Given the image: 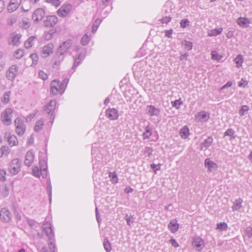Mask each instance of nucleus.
Here are the masks:
<instances>
[{
	"label": "nucleus",
	"instance_id": "42",
	"mask_svg": "<svg viewBox=\"0 0 252 252\" xmlns=\"http://www.w3.org/2000/svg\"><path fill=\"white\" fill-rule=\"evenodd\" d=\"M244 236L248 239L252 236V227L249 226L246 228L244 231Z\"/></svg>",
	"mask_w": 252,
	"mask_h": 252
},
{
	"label": "nucleus",
	"instance_id": "60",
	"mask_svg": "<svg viewBox=\"0 0 252 252\" xmlns=\"http://www.w3.org/2000/svg\"><path fill=\"white\" fill-rule=\"evenodd\" d=\"M167 2L164 5L163 8V11L164 12V15L166 14L170 15V13L171 12L172 9L170 8H167Z\"/></svg>",
	"mask_w": 252,
	"mask_h": 252
},
{
	"label": "nucleus",
	"instance_id": "20",
	"mask_svg": "<svg viewBox=\"0 0 252 252\" xmlns=\"http://www.w3.org/2000/svg\"><path fill=\"white\" fill-rule=\"evenodd\" d=\"M237 23L241 27L247 28L249 26L250 21L248 18L240 17L237 19Z\"/></svg>",
	"mask_w": 252,
	"mask_h": 252
},
{
	"label": "nucleus",
	"instance_id": "61",
	"mask_svg": "<svg viewBox=\"0 0 252 252\" xmlns=\"http://www.w3.org/2000/svg\"><path fill=\"white\" fill-rule=\"evenodd\" d=\"M173 30L170 29L169 30H165V36L171 38L172 37V34L173 33Z\"/></svg>",
	"mask_w": 252,
	"mask_h": 252
},
{
	"label": "nucleus",
	"instance_id": "12",
	"mask_svg": "<svg viewBox=\"0 0 252 252\" xmlns=\"http://www.w3.org/2000/svg\"><path fill=\"white\" fill-rule=\"evenodd\" d=\"M105 115L111 120H116L119 116L118 110L115 108L107 109L105 112Z\"/></svg>",
	"mask_w": 252,
	"mask_h": 252
},
{
	"label": "nucleus",
	"instance_id": "59",
	"mask_svg": "<svg viewBox=\"0 0 252 252\" xmlns=\"http://www.w3.org/2000/svg\"><path fill=\"white\" fill-rule=\"evenodd\" d=\"M38 75L43 80H46L48 78L47 75L42 70L38 72Z\"/></svg>",
	"mask_w": 252,
	"mask_h": 252
},
{
	"label": "nucleus",
	"instance_id": "38",
	"mask_svg": "<svg viewBox=\"0 0 252 252\" xmlns=\"http://www.w3.org/2000/svg\"><path fill=\"white\" fill-rule=\"evenodd\" d=\"M125 219L126 221L127 224L130 226L134 221L135 218L133 215H128L126 214L125 217Z\"/></svg>",
	"mask_w": 252,
	"mask_h": 252
},
{
	"label": "nucleus",
	"instance_id": "45",
	"mask_svg": "<svg viewBox=\"0 0 252 252\" xmlns=\"http://www.w3.org/2000/svg\"><path fill=\"white\" fill-rule=\"evenodd\" d=\"M227 227V223L223 222L218 223L217 228L220 230H226Z\"/></svg>",
	"mask_w": 252,
	"mask_h": 252
},
{
	"label": "nucleus",
	"instance_id": "48",
	"mask_svg": "<svg viewBox=\"0 0 252 252\" xmlns=\"http://www.w3.org/2000/svg\"><path fill=\"white\" fill-rule=\"evenodd\" d=\"M24 50L19 49L15 51L14 56L16 59H20L24 56Z\"/></svg>",
	"mask_w": 252,
	"mask_h": 252
},
{
	"label": "nucleus",
	"instance_id": "52",
	"mask_svg": "<svg viewBox=\"0 0 252 252\" xmlns=\"http://www.w3.org/2000/svg\"><path fill=\"white\" fill-rule=\"evenodd\" d=\"M189 23L190 22L188 19H184L181 21L180 24V26L182 28H185L188 26H189Z\"/></svg>",
	"mask_w": 252,
	"mask_h": 252
},
{
	"label": "nucleus",
	"instance_id": "36",
	"mask_svg": "<svg viewBox=\"0 0 252 252\" xmlns=\"http://www.w3.org/2000/svg\"><path fill=\"white\" fill-rule=\"evenodd\" d=\"M171 20L172 17L170 15L166 14L165 15H164L161 19H159V21L162 24H167Z\"/></svg>",
	"mask_w": 252,
	"mask_h": 252
},
{
	"label": "nucleus",
	"instance_id": "30",
	"mask_svg": "<svg viewBox=\"0 0 252 252\" xmlns=\"http://www.w3.org/2000/svg\"><path fill=\"white\" fill-rule=\"evenodd\" d=\"M36 36H32L30 37L25 42V47L27 49L31 47L34 44L33 41L36 38Z\"/></svg>",
	"mask_w": 252,
	"mask_h": 252
},
{
	"label": "nucleus",
	"instance_id": "56",
	"mask_svg": "<svg viewBox=\"0 0 252 252\" xmlns=\"http://www.w3.org/2000/svg\"><path fill=\"white\" fill-rule=\"evenodd\" d=\"M153 151V150L152 148L147 146L145 148V154L148 157H150L152 155Z\"/></svg>",
	"mask_w": 252,
	"mask_h": 252
},
{
	"label": "nucleus",
	"instance_id": "32",
	"mask_svg": "<svg viewBox=\"0 0 252 252\" xmlns=\"http://www.w3.org/2000/svg\"><path fill=\"white\" fill-rule=\"evenodd\" d=\"M213 142V138L212 136H208L203 143L201 144V145L204 147L206 149H208L210 147Z\"/></svg>",
	"mask_w": 252,
	"mask_h": 252
},
{
	"label": "nucleus",
	"instance_id": "5",
	"mask_svg": "<svg viewBox=\"0 0 252 252\" xmlns=\"http://www.w3.org/2000/svg\"><path fill=\"white\" fill-rule=\"evenodd\" d=\"M61 82L59 80H54L52 81L50 85V93L54 95L58 94H62L64 92H62Z\"/></svg>",
	"mask_w": 252,
	"mask_h": 252
},
{
	"label": "nucleus",
	"instance_id": "3",
	"mask_svg": "<svg viewBox=\"0 0 252 252\" xmlns=\"http://www.w3.org/2000/svg\"><path fill=\"white\" fill-rule=\"evenodd\" d=\"M21 162L18 158L13 159L10 163L8 167V170L12 175H16L21 170Z\"/></svg>",
	"mask_w": 252,
	"mask_h": 252
},
{
	"label": "nucleus",
	"instance_id": "2",
	"mask_svg": "<svg viewBox=\"0 0 252 252\" xmlns=\"http://www.w3.org/2000/svg\"><path fill=\"white\" fill-rule=\"evenodd\" d=\"M57 104V101L55 99H52L47 103L44 107V111L48 114H51L49 122L52 124L55 118L54 114V110Z\"/></svg>",
	"mask_w": 252,
	"mask_h": 252
},
{
	"label": "nucleus",
	"instance_id": "10",
	"mask_svg": "<svg viewBox=\"0 0 252 252\" xmlns=\"http://www.w3.org/2000/svg\"><path fill=\"white\" fill-rule=\"evenodd\" d=\"M44 16V10L42 8H39L34 11L32 14V18L34 22L38 23L42 19Z\"/></svg>",
	"mask_w": 252,
	"mask_h": 252
},
{
	"label": "nucleus",
	"instance_id": "28",
	"mask_svg": "<svg viewBox=\"0 0 252 252\" xmlns=\"http://www.w3.org/2000/svg\"><path fill=\"white\" fill-rule=\"evenodd\" d=\"M44 124V121L43 119L41 118L36 122L34 127V130L36 132L39 131L42 128Z\"/></svg>",
	"mask_w": 252,
	"mask_h": 252
},
{
	"label": "nucleus",
	"instance_id": "23",
	"mask_svg": "<svg viewBox=\"0 0 252 252\" xmlns=\"http://www.w3.org/2000/svg\"><path fill=\"white\" fill-rule=\"evenodd\" d=\"M180 135L182 138L186 139L189 135V129L187 126H183L180 130Z\"/></svg>",
	"mask_w": 252,
	"mask_h": 252
},
{
	"label": "nucleus",
	"instance_id": "64",
	"mask_svg": "<svg viewBox=\"0 0 252 252\" xmlns=\"http://www.w3.org/2000/svg\"><path fill=\"white\" fill-rule=\"evenodd\" d=\"M40 173L42 175L43 178H46L47 176V169H40Z\"/></svg>",
	"mask_w": 252,
	"mask_h": 252
},
{
	"label": "nucleus",
	"instance_id": "27",
	"mask_svg": "<svg viewBox=\"0 0 252 252\" xmlns=\"http://www.w3.org/2000/svg\"><path fill=\"white\" fill-rule=\"evenodd\" d=\"M225 136H229V139L230 140L235 139L236 137L235 131L232 128H228L225 131L223 137H225Z\"/></svg>",
	"mask_w": 252,
	"mask_h": 252
},
{
	"label": "nucleus",
	"instance_id": "62",
	"mask_svg": "<svg viewBox=\"0 0 252 252\" xmlns=\"http://www.w3.org/2000/svg\"><path fill=\"white\" fill-rule=\"evenodd\" d=\"M170 243L172 245V246H173L175 248H177L179 246V245L178 244V243H177V242L176 241V240L175 239L172 238L170 240Z\"/></svg>",
	"mask_w": 252,
	"mask_h": 252
},
{
	"label": "nucleus",
	"instance_id": "40",
	"mask_svg": "<svg viewBox=\"0 0 252 252\" xmlns=\"http://www.w3.org/2000/svg\"><path fill=\"white\" fill-rule=\"evenodd\" d=\"M103 245L104 248L105 250L107 252H110L111 251V244L107 239L106 238L104 240Z\"/></svg>",
	"mask_w": 252,
	"mask_h": 252
},
{
	"label": "nucleus",
	"instance_id": "57",
	"mask_svg": "<svg viewBox=\"0 0 252 252\" xmlns=\"http://www.w3.org/2000/svg\"><path fill=\"white\" fill-rule=\"evenodd\" d=\"M6 171L4 169H0V180L4 181L6 180Z\"/></svg>",
	"mask_w": 252,
	"mask_h": 252
},
{
	"label": "nucleus",
	"instance_id": "25",
	"mask_svg": "<svg viewBox=\"0 0 252 252\" xmlns=\"http://www.w3.org/2000/svg\"><path fill=\"white\" fill-rule=\"evenodd\" d=\"M222 28H219L218 29H215L211 30H210L208 32V36H216L218 35L221 33L222 31Z\"/></svg>",
	"mask_w": 252,
	"mask_h": 252
},
{
	"label": "nucleus",
	"instance_id": "7",
	"mask_svg": "<svg viewBox=\"0 0 252 252\" xmlns=\"http://www.w3.org/2000/svg\"><path fill=\"white\" fill-rule=\"evenodd\" d=\"M18 69L16 65H11L6 71V77L7 79L13 81L17 75Z\"/></svg>",
	"mask_w": 252,
	"mask_h": 252
},
{
	"label": "nucleus",
	"instance_id": "53",
	"mask_svg": "<svg viewBox=\"0 0 252 252\" xmlns=\"http://www.w3.org/2000/svg\"><path fill=\"white\" fill-rule=\"evenodd\" d=\"M249 106L248 105H243L241 109L239 110V113L241 116L245 115V113L249 110Z\"/></svg>",
	"mask_w": 252,
	"mask_h": 252
},
{
	"label": "nucleus",
	"instance_id": "22",
	"mask_svg": "<svg viewBox=\"0 0 252 252\" xmlns=\"http://www.w3.org/2000/svg\"><path fill=\"white\" fill-rule=\"evenodd\" d=\"M204 164L210 172H211L213 169L217 168V165L209 158H207L205 160Z\"/></svg>",
	"mask_w": 252,
	"mask_h": 252
},
{
	"label": "nucleus",
	"instance_id": "6",
	"mask_svg": "<svg viewBox=\"0 0 252 252\" xmlns=\"http://www.w3.org/2000/svg\"><path fill=\"white\" fill-rule=\"evenodd\" d=\"M15 125L17 134L20 136L22 135L26 130L23 121L20 118H17L15 120Z\"/></svg>",
	"mask_w": 252,
	"mask_h": 252
},
{
	"label": "nucleus",
	"instance_id": "15",
	"mask_svg": "<svg viewBox=\"0 0 252 252\" xmlns=\"http://www.w3.org/2000/svg\"><path fill=\"white\" fill-rule=\"evenodd\" d=\"M71 6L68 5L66 6H62L57 12L58 15L61 17L66 16L70 12Z\"/></svg>",
	"mask_w": 252,
	"mask_h": 252
},
{
	"label": "nucleus",
	"instance_id": "26",
	"mask_svg": "<svg viewBox=\"0 0 252 252\" xmlns=\"http://www.w3.org/2000/svg\"><path fill=\"white\" fill-rule=\"evenodd\" d=\"M152 128L149 126H147L145 127V132L142 134L143 139H149L152 135Z\"/></svg>",
	"mask_w": 252,
	"mask_h": 252
},
{
	"label": "nucleus",
	"instance_id": "46",
	"mask_svg": "<svg viewBox=\"0 0 252 252\" xmlns=\"http://www.w3.org/2000/svg\"><path fill=\"white\" fill-rule=\"evenodd\" d=\"M101 20L97 19H96L94 23H93V26H92V32H94L97 30L100 23H101Z\"/></svg>",
	"mask_w": 252,
	"mask_h": 252
},
{
	"label": "nucleus",
	"instance_id": "37",
	"mask_svg": "<svg viewBox=\"0 0 252 252\" xmlns=\"http://www.w3.org/2000/svg\"><path fill=\"white\" fill-rule=\"evenodd\" d=\"M172 106L173 107L176 108L177 109L180 108L181 105L183 104V102L181 100V98L179 99H176L175 100L172 101Z\"/></svg>",
	"mask_w": 252,
	"mask_h": 252
},
{
	"label": "nucleus",
	"instance_id": "1",
	"mask_svg": "<svg viewBox=\"0 0 252 252\" xmlns=\"http://www.w3.org/2000/svg\"><path fill=\"white\" fill-rule=\"evenodd\" d=\"M42 227L44 232L48 237L49 241V247L51 252L55 251V234L50 222L47 221L42 224Z\"/></svg>",
	"mask_w": 252,
	"mask_h": 252
},
{
	"label": "nucleus",
	"instance_id": "63",
	"mask_svg": "<svg viewBox=\"0 0 252 252\" xmlns=\"http://www.w3.org/2000/svg\"><path fill=\"white\" fill-rule=\"evenodd\" d=\"M233 84V83L232 81H228L226 84H225L224 85H223L221 88L220 89L221 90H223L226 88H228V87H230L232 86Z\"/></svg>",
	"mask_w": 252,
	"mask_h": 252
},
{
	"label": "nucleus",
	"instance_id": "47",
	"mask_svg": "<svg viewBox=\"0 0 252 252\" xmlns=\"http://www.w3.org/2000/svg\"><path fill=\"white\" fill-rule=\"evenodd\" d=\"M39 163L40 166V169H42L45 170V169H47V165L46 161L43 159H39Z\"/></svg>",
	"mask_w": 252,
	"mask_h": 252
},
{
	"label": "nucleus",
	"instance_id": "35",
	"mask_svg": "<svg viewBox=\"0 0 252 252\" xmlns=\"http://www.w3.org/2000/svg\"><path fill=\"white\" fill-rule=\"evenodd\" d=\"M238 68L242 66L243 63V57L241 55H238L234 60Z\"/></svg>",
	"mask_w": 252,
	"mask_h": 252
},
{
	"label": "nucleus",
	"instance_id": "43",
	"mask_svg": "<svg viewBox=\"0 0 252 252\" xmlns=\"http://www.w3.org/2000/svg\"><path fill=\"white\" fill-rule=\"evenodd\" d=\"M109 177L113 183H117L118 182V178L117 174L115 172H110L109 173Z\"/></svg>",
	"mask_w": 252,
	"mask_h": 252
},
{
	"label": "nucleus",
	"instance_id": "50",
	"mask_svg": "<svg viewBox=\"0 0 252 252\" xmlns=\"http://www.w3.org/2000/svg\"><path fill=\"white\" fill-rule=\"evenodd\" d=\"M32 173L34 176L36 177H40V171L39 168L37 166H34L32 170Z\"/></svg>",
	"mask_w": 252,
	"mask_h": 252
},
{
	"label": "nucleus",
	"instance_id": "39",
	"mask_svg": "<svg viewBox=\"0 0 252 252\" xmlns=\"http://www.w3.org/2000/svg\"><path fill=\"white\" fill-rule=\"evenodd\" d=\"M181 44L188 51L191 50L192 48V43L190 41L184 40L182 42Z\"/></svg>",
	"mask_w": 252,
	"mask_h": 252
},
{
	"label": "nucleus",
	"instance_id": "21",
	"mask_svg": "<svg viewBox=\"0 0 252 252\" xmlns=\"http://www.w3.org/2000/svg\"><path fill=\"white\" fill-rule=\"evenodd\" d=\"M85 54L83 55L82 53H80L76 55L73 65L72 67V69L75 70V68L80 64L81 60L85 58Z\"/></svg>",
	"mask_w": 252,
	"mask_h": 252
},
{
	"label": "nucleus",
	"instance_id": "51",
	"mask_svg": "<svg viewBox=\"0 0 252 252\" xmlns=\"http://www.w3.org/2000/svg\"><path fill=\"white\" fill-rule=\"evenodd\" d=\"M160 164H156L155 163H152L150 165L151 168L153 170L154 173H157V171L159 170L160 169L161 167Z\"/></svg>",
	"mask_w": 252,
	"mask_h": 252
},
{
	"label": "nucleus",
	"instance_id": "41",
	"mask_svg": "<svg viewBox=\"0 0 252 252\" xmlns=\"http://www.w3.org/2000/svg\"><path fill=\"white\" fill-rule=\"evenodd\" d=\"M90 40V38L89 36L87 34H85L82 36L80 42L83 46H85L88 44Z\"/></svg>",
	"mask_w": 252,
	"mask_h": 252
},
{
	"label": "nucleus",
	"instance_id": "18",
	"mask_svg": "<svg viewBox=\"0 0 252 252\" xmlns=\"http://www.w3.org/2000/svg\"><path fill=\"white\" fill-rule=\"evenodd\" d=\"M54 45L52 43L48 44L44 46L42 50L43 57H47L53 53Z\"/></svg>",
	"mask_w": 252,
	"mask_h": 252
},
{
	"label": "nucleus",
	"instance_id": "33",
	"mask_svg": "<svg viewBox=\"0 0 252 252\" xmlns=\"http://www.w3.org/2000/svg\"><path fill=\"white\" fill-rule=\"evenodd\" d=\"M197 118H199L200 121L204 120L207 121L209 119V115H207L206 113L204 111L198 112L195 116Z\"/></svg>",
	"mask_w": 252,
	"mask_h": 252
},
{
	"label": "nucleus",
	"instance_id": "58",
	"mask_svg": "<svg viewBox=\"0 0 252 252\" xmlns=\"http://www.w3.org/2000/svg\"><path fill=\"white\" fill-rule=\"evenodd\" d=\"M47 1L48 3H50L52 4L53 5L55 6L56 7L59 6L61 4L60 0H47Z\"/></svg>",
	"mask_w": 252,
	"mask_h": 252
},
{
	"label": "nucleus",
	"instance_id": "16",
	"mask_svg": "<svg viewBox=\"0 0 252 252\" xmlns=\"http://www.w3.org/2000/svg\"><path fill=\"white\" fill-rule=\"evenodd\" d=\"M146 110L147 113L150 116H158L160 112L159 109L152 105L147 106Z\"/></svg>",
	"mask_w": 252,
	"mask_h": 252
},
{
	"label": "nucleus",
	"instance_id": "9",
	"mask_svg": "<svg viewBox=\"0 0 252 252\" xmlns=\"http://www.w3.org/2000/svg\"><path fill=\"white\" fill-rule=\"evenodd\" d=\"M12 215L10 212L6 208H3L0 212V219L4 222H9L12 218Z\"/></svg>",
	"mask_w": 252,
	"mask_h": 252
},
{
	"label": "nucleus",
	"instance_id": "8",
	"mask_svg": "<svg viewBox=\"0 0 252 252\" xmlns=\"http://www.w3.org/2000/svg\"><path fill=\"white\" fill-rule=\"evenodd\" d=\"M72 44L71 39H68L63 43L59 47L57 53L58 55L62 56L70 47Z\"/></svg>",
	"mask_w": 252,
	"mask_h": 252
},
{
	"label": "nucleus",
	"instance_id": "44",
	"mask_svg": "<svg viewBox=\"0 0 252 252\" xmlns=\"http://www.w3.org/2000/svg\"><path fill=\"white\" fill-rule=\"evenodd\" d=\"M30 57L31 58V59L32 61V65H36L37 63L38 60V56L37 54L36 53H32L30 55Z\"/></svg>",
	"mask_w": 252,
	"mask_h": 252
},
{
	"label": "nucleus",
	"instance_id": "55",
	"mask_svg": "<svg viewBox=\"0 0 252 252\" xmlns=\"http://www.w3.org/2000/svg\"><path fill=\"white\" fill-rule=\"evenodd\" d=\"M68 78H65L64 80H63L62 82L61 83V88H62V92H64L66 87L67 86V85L68 83Z\"/></svg>",
	"mask_w": 252,
	"mask_h": 252
},
{
	"label": "nucleus",
	"instance_id": "49",
	"mask_svg": "<svg viewBox=\"0 0 252 252\" xmlns=\"http://www.w3.org/2000/svg\"><path fill=\"white\" fill-rule=\"evenodd\" d=\"M211 55L212 59L214 60L219 61L222 58V56L219 55L218 53L215 51H212Z\"/></svg>",
	"mask_w": 252,
	"mask_h": 252
},
{
	"label": "nucleus",
	"instance_id": "14",
	"mask_svg": "<svg viewBox=\"0 0 252 252\" xmlns=\"http://www.w3.org/2000/svg\"><path fill=\"white\" fill-rule=\"evenodd\" d=\"M34 158V154L32 151H28L25 156V164L29 167L32 164Z\"/></svg>",
	"mask_w": 252,
	"mask_h": 252
},
{
	"label": "nucleus",
	"instance_id": "13",
	"mask_svg": "<svg viewBox=\"0 0 252 252\" xmlns=\"http://www.w3.org/2000/svg\"><path fill=\"white\" fill-rule=\"evenodd\" d=\"M22 0H10L7 6V11L11 13L15 11L21 3Z\"/></svg>",
	"mask_w": 252,
	"mask_h": 252
},
{
	"label": "nucleus",
	"instance_id": "19",
	"mask_svg": "<svg viewBox=\"0 0 252 252\" xmlns=\"http://www.w3.org/2000/svg\"><path fill=\"white\" fill-rule=\"evenodd\" d=\"M168 228L172 233H175L178 230L179 224L176 219L171 220L168 224Z\"/></svg>",
	"mask_w": 252,
	"mask_h": 252
},
{
	"label": "nucleus",
	"instance_id": "31",
	"mask_svg": "<svg viewBox=\"0 0 252 252\" xmlns=\"http://www.w3.org/2000/svg\"><path fill=\"white\" fill-rule=\"evenodd\" d=\"M243 202V200L241 198H239L235 201L233 206L232 210L233 211H237L239 210L240 208L242 207V203Z\"/></svg>",
	"mask_w": 252,
	"mask_h": 252
},
{
	"label": "nucleus",
	"instance_id": "17",
	"mask_svg": "<svg viewBox=\"0 0 252 252\" xmlns=\"http://www.w3.org/2000/svg\"><path fill=\"white\" fill-rule=\"evenodd\" d=\"M192 245L196 247L198 251H200L204 246V242L199 237H194L192 241Z\"/></svg>",
	"mask_w": 252,
	"mask_h": 252
},
{
	"label": "nucleus",
	"instance_id": "54",
	"mask_svg": "<svg viewBox=\"0 0 252 252\" xmlns=\"http://www.w3.org/2000/svg\"><path fill=\"white\" fill-rule=\"evenodd\" d=\"M10 92H6L4 94L3 97V101L4 103H8L10 100Z\"/></svg>",
	"mask_w": 252,
	"mask_h": 252
},
{
	"label": "nucleus",
	"instance_id": "34",
	"mask_svg": "<svg viewBox=\"0 0 252 252\" xmlns=\"http://www.w3.org/2000/svg\"><path fill=\"white\" fill-rule=\"evenodd\" d=\"M47 191L48 194L49 202L51 203L52 199V186L50 179L47 181Z\"/></svg>",
	"mask_w": 252,
	"mask_h": 252
},
{
	"label": "nucleus",
	"instance_id": "24",
	"mask_svg": "<svg viewBox=\"0 0 252 252\" xmlns=\"http://www.w3.org/2000/svg\"><path fill=\"white\" fill-rule=\"evenodd\" d=\"M21 35L19 34H16L11 36L9 43L13 45H18L20 43V38Z\"/></svg>",
	"mask_w": 252,
	"mask_h": 252
},
{
	"label": "nucleus",
	"instance_id": "29",
	"mask_svg": "<svg viewBox=\"0 0 252 252\" xmlns=\"http://www.w3.org/2000/svg\"><path fill=\"white\" fill-rule=\"evenodd\" d=\"M7 141L11 146L16 145L18 143L17 138L14 135H9L7 138Z\"/></svg>",
	"mask_w": 252,
	"mask_h": 252
},
{
	"label": "nucleus",
	"instance_id": "4",
	"mask_svg": "<svg viewBox=\"0 0 252 252\" xmlns=\"http://www.w3.org/2000/svg\"><path fill=\"white\" fill-rule=\"evenodd\" d=\"M13 116V110L11 108H7L1 115V120L3 124L9 126L12 123L11 118Z\"/></svg>",
	"mask_w": 252,
	"mask_h": 252
},
{
	"label": "nucleus",
	"instance_id": "11",
	"mask_svg": "<svg viewBox=\"0 0 252 252\" xmlns=\"http://www.w3.org/2000/svg\"><path fill=\"white\" fill-rule=\"evenodd\" d=\"M57 21L58 19L56 16H48L46 17V20L44 21V25L47 28L53 27Z\"/></svg>",
	"mask_w": 252,
	"mask_h": 252
}]
</instances>
